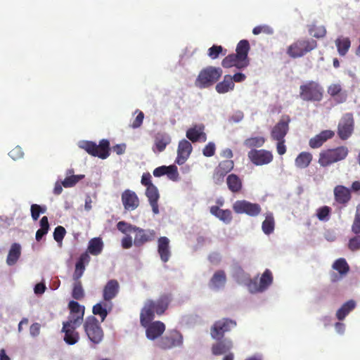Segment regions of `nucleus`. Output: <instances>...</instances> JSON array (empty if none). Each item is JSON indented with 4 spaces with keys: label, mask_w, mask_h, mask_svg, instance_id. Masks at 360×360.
<instances>
[{
    "label": "nucleus",
    "mask_w": 360,
    "mask_h": 360,
    "mask_svg": "<svg viewBox=\"0 0 360 360\" xmlns=\"http://www.w3.org/2000/svg\"><path fill=\"white\" fill-rule=\"evenodd\" d=\"M171 300L172 297L169 294L162 295L157 300H146L140 314L141 324L143 326H146L153 320L155 314L158 315L164 314Z\"/></svg>",
    "instance_id": "obj_1"
},
{
    "label": "nucleus",
    "mask_w": 360,
    "mask_h": 360,
    "mask_svg": "<svg viewBox=\"0 0 360 360\" xmlns=\"http://www.w3.org/2000/svg\"><path fill=\"white\" fill-rule=\"evenodd\" d=\"M250 49V44L248 40H240L236 46V53L226 56L221 61V65L225 68L236 67L239 70L247 68L250 64L248 58Z\"/></svg>",
    "instance_id": "obj_2"
},
{
    "label": "nucleus",
    "mask_w": 360,
    "mask_h": 360,
    "mask_svg": "<svg viewBox=\"0 0 360 360\" xmlns=\"http://www.w3.org/2000/svg\"><path fill=\"white\" fill-rule=\"evenodd\" d=\"M348 154L349 149L344 146L323 149L319 153L318 163L322 167H327L334 163L344 160Z\"/></svg>",
    "instance_id": "obj_3"
},
{
    "label": "nucleus",
    "mask_w": 360,
    "mask_h": 360,
    "mask_svg": "<svg viewBox=\"0 0 360 360\" xmlns=\"http://www.w3.org/2000/svg\"><path fill=\"white\" fill-rule=\"evenodd\" d=\"M223 71L220 68L208 66L203 68L198 74L195 84L200 89L212 86L221 77Z\"/></svg>",
    "instance_id": "obj_4"
},
{
    "label": "nucleus",
    "mask_w": 360,
    "mask_h": 360,
    "mask_svg": "<svg viewBox=\"0 0 360 360\" xmlns=\"http://www.w3.org/2000/svg\"><path fill=\"white\" fill-rule=\"evenodd\" d=\"M317 45V41L314 39H299L288 47L287 53L293 58H300L315 49Z\"/></svg>",
    "instance_id": "obj_5"
},
{
    "label": "nucleus",
    "mask_w": 360,
    "mask_h": 360,
    "mask_svg": "<svg viewBox=\"0 0 360 360\" xmlns=\"http://www.w3.org/2000/svg\"><path fill=\"white\" fill-rule=\"evenodd\" d=\"M79 147L89 155L103 160L106 159L110 155V142L107 139L101 140L99 144L90 141H82L79 144Z\"/></svg>",
    "instance_id": "obj_6"
},
{
    "label": "nucleus",
    "mask_w": 360,
    "mask_h": 360,
    "mask_svg": "<svg viewBox=\"0 0 360 360\" xmlns=\"http://www.w3.org/2000/svg\"><path fill=\"white\" fill-rule=\"evenodd\" d=\"M323 96V87L316 82L309 81L300 87V96L305 101H321Z\"/></svg>",
    "instance_id": "obj_7"
},
{
    "label": "nucleus",
    "mask_w": 360,
    "mask_h": 360,
    "mask_svg": "<svg viewBox=\"0 0 360 360\" xmlns=\"http://www.w3.org/2000/svg\"><path fill=\"white\" fill-rule=\"evenodd\" d=\"M83 327L86 335L91 342L99 344L102 342L104 333L98 319L95 316H87Z\"/></svg>",
    "instance_id": "obj_8"
},
{
    "label": "nucleus",
    "mask_w": 360,
    "mask_h": 360,
    "mask_svg": "<svg viewBox=\"0 0 360 360\" xmlns=\"http://www.w3.org/2000/svg\"><path fill=\"white\" fill-rule=\"evenodd\" d=\"M235 320L223 318L215 321L210 328V335L214 340H220L224 337L226 333L230 332L236 326Z\"/></svg>",
    "instance_id": "obj_9"
},
{
    "label": "nucleus",
    "mask_w": 360,
    "mask_h": 360,
    "mask_svg": "<svg viewBox=\"0 0 360 360\" xmlns=\"http://www.w3.org/2000/svg\"><path fill=\"white\" fill-rule=\"evenodd\" d=\"M272 282L273 274L269 269H266L260 277L259 283H257V278H255V279H250L246 285L250 292L257 293L266 290Z\"/></svg>",
    "instance_id": "obj_10"
},
{
    "label": "nucleus",
    "mask_w": 360,
    "mask_h": 360,
    "mask_svg": "<svg viewBox=\"0 0 360 360\" xmlns=\"http://www.w3.org/2000/svg\"><path fill=\"white\" fill-rule=\"evenodd\" d=\"M233 210L238 214H245L250 217H257L262 212L259 204L251 202L245 200H236L233 204Z\"/></svg>",
    "instance_id": "obj_11"
},
{
    "label": "nucleus",
    "mask_w": 360,
    "mask_h": 360,
    "mask_svg": "<svg viewBox=\"0 0 360 360\" xmlns=\"http://www.w3.org/2000/svg\"><path fill=\"white\" fill-rule=\"evenodd\" d=\"M354 120L353 114L348 112L343 115L338 126V135L342 140H347L353 133Z\"/></svg>",
    "instance_id": "obj_12"
},
{
    "label": "nucleus",
    "mask_w": 360,
    "mask_h": 360,
    "mask_svg": "<svg viewBox=\"0 0 360 360\" xmlns=\"http://www.w3.org/2000/svg\"><path fill=\"white\" fill-rule=\"evenodd\" d=\"M183 343L181 334L176 330L162 337L158 342V346L162 349H169L174 347L181 346Z\"/></svg>",
    "instance_id": "obj_13"
},
{
    "label": "nucleus",
    "mask_w": 360,
    "mask_h": 360,
    "mask_svg": "<svg viewBox=\"0 0 360 360\" xmlns=\"http://www.w3.org/2000/svg\"><path fill=\"white\" fill-rule=\"evenodd\" d=\"M291 120L289 115H282L278 123L271 131L272 139L275 141L285 140V136L289 131V124Z\"/></svg>",
    "instance_id": "obj_14"
},
{
    "label": "nucleus",
    "mask_w": 360,
    "mask_h": 360,
    "mask_svg": "<svg viewBox=\"0 0 360 360\" xmlns=\"http://www.w3.org/2000/svg\"><path fill=\"white\" fill-rule=\"evenodd\" d=\"M248 156L255 165H267L273 160L274 158L271 151L264 149H252L248 152Z\"/></svg>",
    "instance_id": "obj_15"
},
{
    "label": "nucleus",
    "mask_w": 360,
    "mask_h": 360,
    "mask_svg": "<svg viewBox=\"0 0 360 360\" xmlns=\"http://www.w3.org/2000/svg\"><path fill=\"white\" fill-rule=\"evenodd\" d=\"M80 325L73 324L72 321H64L61 332L64 333L63 340L69 345H75L79 340V334L76 330Z\"/></svg>",
    "instance_id": "obj_16"
},
{
    "label": "nucleus",
    "mask_w": 360,
    "mask_h": 360,
    "mask_svg": "<svg viewBox=\"0 0 360 360\" xmlns=\"http://www.w3.org/2000/svg\"><path fill=\"white\" fill-rule=\"evenodd\" d=\"M134 244L136 247L143 246L147 243H150L156 238V232L153 229H143L136 227L135 231Z\"/></svg>",
    "instance_id": "obj_17"
},
{
    "label": "nucleus",
    "mask_w": 360,
    "mask_h": 360,
    "mask_svg": "<svg viewBox=\"0 0 360 360\" xmlns=\"http://www.w3.org/2000/svg\"><path fill=\"white\" fill-rule=\"evenodd\" d=\"M70 315L67 321H72L73 324L81 325L83 321L85 307L77 301L72 300L68 303Z\"/></svg>",
    "instance_id": "obj_18"
},
{
    "label": "nucleus",
    "mask_w": 360,
    "mask_h": 360,
    "mask_svg": "<svg viewBox=\"0 0 360 360\" xmlns=\"http://www.w3.org/2000/svg\"><path fill=\"white\" fill-rule=\"evenodd\" d=\"M233 167L234 162L231 160L220 162L213 174L214 183L216 184H221L224 181V176L233 169Z\"/></svg>",
    "instance_id": "obj_19"
},
{
    "label": "nucleus",
    "mask_w": 360,
    "mask_h": 360,
    "mask_svg": "<svg viewBox=\"0 0 360 360\" xmlns=\"http://www.w3.org/2000/svg\"><path fill=\"white\" fill-rule=\"evenodd\" d=\"M121 198L125 210L132 211L139 206V199L133 191L126 189L122 193Z\"/></svg>",
    "instance_id": "obj_20"
},
{
    "label": "nucleus",
    "mask_w": 360,
    "mask_h": 360,
    "mask_svg": "<svg viewBox=\"0 0 360 360\" xmlns=\"http://www.w3.org/2000/svg\"><path fill=\"white\" fill-rule=\"evenodd\" d=\"M192 150V145L188 140H181L178 145L177 157L175 162L179 165H184L189 158Z\"/></svg>",
    "instance_id": "obj_21"
},
{
    "label": "nucleus",
    "mask_w": 360,
    "mask_h": 360,
    "mask_svg": "<svg viewBox=\"0 0 360 360\" xmlns=\"http://www.w3.org/2000/svg\"><path fill=\"white\" fill-rule=\"evenodd\" d=\"M216 340L217 342L214 343L211 347L212 353L215 356L225 354L229 352L233 347V342L229 338H223Z\"/></svg>",
    "instance_id": "obj_22"
},
{
    "label": "nucleus",
    "mask_w": 360,
    "mask_h": 360,
    "mask_svg": "<svg viewBox=\"0 0 360 360\" xmlns=\"http://www.w3.org/2000/svg\"><path fill=\"white\" fill-rule=\"evenodd\" d=\"M169 243V238L166 236H161L158 240V252L164 263L167 262L172 256Z\"/></svg>",
    "instance_id": "obj_23"
},
{
    "label": "nucleus",
    "mask_w": 360,
    "mask_h": 360,
    "mask_svg": "<svg viewBox=\"0 0 360 360\" xmlns=\"http://www.w3.org/2000/svg\"><path fill=\"white\" fill-rule=\"evenodd\" d=\"M120 285L117 280L111 279L107 282L103 288V297L104 301L109 302L115 298L119 292Z\"/></svg>",
    "instance_id": "obj_24"
},
{
    "label": "nucleus",
    "mask_w": 360,
    "mask_h": 360,
    "mask_svg": "<svg viewBox=\"0 0 360 360\" xmlns=\"http://www.w3.org/2000/svg\"><path fill=\"white\" fill-rule=\"evenodd\" d=\"M335 135L333 131L323 130L319 134L311 138L309 141V145L311 148H319L328 139H332Z\"/></svg>",
    "instance_id": "obj_25"
},
{
    "label": "nucleus",
    "mask_w": 360,
    "mask_h": 360,
    "mask_svg": "<svg viewBox=\"0 0 360 360\" xmlns=\"http://www.w3.org/2000/svg\"><path fill=\"white\" fill-rule=\"evenodd\" d=\"M146 336L150 340H155L164 333L165 330V326L161 321H154L149 323L146 326Z\"/></svg>",
    "instance_id": "obj_26"
},
{
    "label": "nucleus",
    "mask_w": 360,
    "mask_h": 360,
    "mask_svg": "<svg viewBox=\"0 0 360 360\" xmlns=\"http://www.w3.org/2000/svg\"><path fill=\"white\" fill-rule=\"evenodd\" d=\"M328 94L333 97L337 103H342L347 101V94L340 84H332L328 87Z\"/></svg>",
    "instance_id": "obj_27"
},
{
    "label": "nucleus",
    "mask_w": 360,
    "mask_h": 360,
    "mask_svg": "<svg viewBox=\"0 0 360 360\" xmlns=\"http://www.w3.org/2000/svg\"><path fill=\"white\" fill-rule=\"evenodd\" d=\"M186 137L193 143L198 141H206L207 136L204 132V126L200 124L189 128L186 131Z\"/></svg>",
    "instance_id": "obj_28"
},
{
    "label": "nucleus",
    "mask_w": 360,
    "mask_h": 360,
    "mask_svg": "<svg viewBox=\"0 0 360 360\" xmlns=\"http://www.w3.org/2000/svg\"><path fill=\"white\" fill-rule=\"evenodd\" d=\"M146 195L148 198L153 213L155 214H158L159 208L158 202L160 198V194L158 188L155 185H150V186L146 188Z\"/></svg>",
    "instance_id": "obj_29"
},
{
    "label": "nucleus",
    "mask_w": 360,
    "mask_h": 360,
    "mask_svg": "<svg viewBox=\"0 0 360 360\" xmlns=\"http://www.w3.org/2000/svg\"><path fill=\"white\" fill-rule=\"evenodd\" d=\"M334 196L337 202L345 205L351 199L350 190L344 186L338 185L334 188Z\"/></svg>",
    "instance_id": "obj_30"
},
{
    "label": "nucleus",
    "mask_w": 360,
    "mask_h": 360,
    "mask_svg": "<svg viewBox=\"0 0 360 360\" xmlns=\"http://www.w3.org/2000/svg\"><path fill=\"white\" fill-rule=\"evenodd\" d=\"M90 261V257L87 253H83L80 255L79 260L75 264V269L73 274L74 281H80V278L82 276L85 270V263H89Z\"/></svg>",
    "instance_id": "obj_31"
},
{
    "label": "nucleus",
    "mask_w": 360,
    "mask_h": 360,
    "mask_svg": "<svg viewBox=\"0 0 360 360\" xmlns=\"http://www.w3.org/2000/svg\"><path fill=\"white\" fill-rule=\"evenodd\" d=\"M171 142L170 136L167 134H158L155 137L153 150L155 153L162 152Z\"/></svg>",
    "instance_id": "obj_32"
},
{
    "label": "nucleus",
    "mask_w": 360,
    "mask_h": 360,
    "mask_svg": "<svg viewBox=\"0 0 360 360\" xmlns=\"http://www.w3.org/2000/svg\"><path fill=\"white\" fill-rule=\"evenodd\" d=\"M210 212L212 215L225 224H229L232 221V213L228 209L221 210L218 206H212L210 208Z\"/></svg>",
    "instance_id": "obj_33"
},
{
    "label": "nucleus",
    "mask_w": 360,
    "mask_h": 360,
    "mask_svg": "<svg viewBox=\"0 0 360 360\" xmlns=\"http://www.w3.org/2000/svg\"><path fill=\"white\" fill-rule=\"evenodd\" d=\"M21 250L19 243H14L11 245L6 258V264L8 266H13L17 263L21 256Z\"/></svg>",
    "instance_id": "obj_34"
},
{
    "label": "nucleus",
    "mask_w": 360,
    "mask_h": 360,
    "mask_svg": "<svg viewBox=\"0 0 360 360\" xmlns=\"http://www.w3.org/2000/svg\"><path fill=\"white\" fill-rule=\"evenodd\" d=\"M228 188L234 193L240 192L243 188L242 179L235 174H231L226 177Z\"/></svg>",
    "instance_id": "obj_35"
},
{
    "label": "nucleus",
    "mask_w": 360,
    "mask_h": 360,
    "mask_svg": "<svg viewBox=\"0 0 360 360\" xmlns=\"http://www.w3.org/2000/svg\"><path fill=\"white\" fill-rule=\"evenodd\" d=\"M109 302H99L96 304L92 309L94 315L99 316L101 321H103L108 316V311L111 310L112 304Z\"/></svg>",
    "instance_id": "obj_36"
},
{
    "label": "nucleus",
    "mask_w": 360,
    "mask_h": 360,
    "mask_svg": "<svg viewBox=\"0 0 360 360\" xmlns=\"http://www.w3.org/2000/svg\"><path fill=\"white\" fill-rule=\"evenodd\" d=\"M235 84L231 81V75H226L221 82L217 84L215 89L219 94H226L234 89Z\"/></svg>",
    "instance_id": "obj_37"
},
{
    "label": "nucleus",
    "mask_w": 360,
    "mask_h": 360,
    "mask_svg": "<svg viewBox=\"0 0 360 360\" xmlns=\"http://www.w3.org/2000/svg\"><path fill=\"white\" fill-rule=\"evenodd\" d=\"M335 43L339 55L345 56L351 46V41L349 38L340 36L335 39Z\"/></svg>",
    "instance_id": "obj_38"
},
{
    "label": "nucleus",
    "mask_w": 360,
    "mask_h": 360,
    "mask_svg": "<svg viewBox=\"0 0 360 360\" xmlns=\"http://www.w3.org/2000/svg\"><path fill=\"white\" fill-rule=\"evenodd\" d=\"M312 154L309 152H301L295 158V165L297 168L305 169L311 162Z\"/></svg>",
    "instance_id": "obj_39"
},
{
    "label": "nucleus",
    "mask_w": 360,
    "mask_h": 360,
    "mask_svg": "<svg viewBox=\"0 0 360 360\" xmlns=\"http://www.w3.org/2000/svg\"><path fill=\"white\" fill-rule=\"evenodd\" d=\"M226 281V276L223 270L217 271L210 281V285L212 288H219L223 287Z\"/></svg>",
    "instance_id": "obj_40"
},
{
    "label": "nucleus",
    "mask_w": 360,
    "mask_h": 360,
    "mask_svg": "<svg viewBox=\"0 0 360 360\" xmlns=\"http://www.w3.org/2000/svg\"><path fill=\"white\" fill-rule=\"evenodd\" d=\"M356 307V302L353 300H350L344 303L342 307L337 311L336 317L338 320H343L350 311Z\"/></svg>",
    "instance_id": "obj_41"
},
{
    "label": "nucleus",
    "mask_w": 360,
    "mask_h": 360,
    "mask_svg": "<svg viewBox=\"0 0 360 360\" xmlns=\"http://www.w3.org/2000/svg\"><path fill=\"white\" fill-rule=\"evenodd\" d=\"M103 249V243L101 238H94L89 242L87 251L92 255H98Z\"/></svg>",
    "instance_id": "obj_42"
},
{
    "label": "nucleus",
    "mask_w": 360,
    "mask_h": 360,
    "mask_svg": "<svg viewBox=\"0 0 360 360\" xmlns=\"http://www.w3.org/2000/svg\"><path fill=\"white\" fill-rule=\"evenodd\" d=\"M274 228L275 220L273 214L271 212L266 213L265 219L262 224L263 232L266 235H269L274 232Z\"/></svg>",
    "instance_id": "obj_43"
},
{
    "label": "nucleus",
    "mask_w": 360,
    "mask_h": 360,
    "mask_svg": "<svg viewBox=\"0 0 360 360\" xmlns=\"http://www.w3.org/2000/svg\"><path fill=\"white\" fill-rule=\"evenodd\" d=\"M73 169H69L67 172V174H70V176H67L63 181L62 185L65 188H70L74 186L77 182L84 178V175H74L72 174Z\"/></svg>",
    "instance_id": "obj_44"
},
{
    "label": "nucleus",
    "mask_w": 360,
    "mask_h": 360,
    "mask_svg": "<svg viewBox=\"0 0 360 360\" xmlns=\"http://www.w3.org/2000/svg\"><path fill=\"white\" fill-rule=\"evenodd\" d=\"M333 268L338 271L341 276H345L349 271V266L344 258H340L335 261Z\"/></svg>",
    "instance_id": "obj_45"
},
{
    "label": "nucleus",
    "mask_w": 360,
    "mask_h": 360,
    "mask_svg": "<svg viewBox=\"0 0 360 360\" xmlns=\"http://www.w3.org/2000/svg\"><path fill=\"white\" fill-rule=\"evenodd\" d=\"M309 32L315 38H323L326 34V30L323 25H317L314 23L309 27Z\"/></svg>",
    "instance_id": "obj_46"
},
{
    "label": "nucleus",
    "mask_w": 360,
    "mask_h": 360,
    "mask_svg": "<svg viewBox=\"0 0 360 360\" xmlns=\"http://www.w3.org/2000/svg\"><path fill=\"white\" fill-rule=\"evenodd\" d=\"M84 295L81 281H74L72 297L76 300H81L84 297Z\"/></svg>",
    "instance_id": "obj_47"
},
{
    "label": "nucleus",
    "mask_w": 360,
    "mask_h": 360,
    "mask_svg": "<svg viewBox=\"0 0 360 360\" xmlns=\"http://www.w3.org/2000/svg\"><path fill=\"white\" fill-rule=\"evenodd\" d=\"M265 141L266 139L263 136H255L245 139L244 141V145L249 148L254 147L259 148L262 146Z\"/></svg>",
    "instance_id": "obj_48"
},
{
    "label": "nucleus",
    "mask_w": 360,
    "mask_h": 360,
    "mask_svg": "<svg viewBox=\"0 0 360 360\" xmlns=\"http://www.w3.org/2000/svg\"><path fill=\"white\" fill-rule=\"evenodd\" d=\"M208 56L212 59H216L220 54L225 56L226 54V50L224 49L221 46L213 45L208 49Z\"/></svg>",
    "instance_id": "obj_49"
},
{
    "label": "nucleus",
    "mask_w": 360,
    "mask_h": 360,
    "mask_svg": "<svg viewBox=\"0 0 360 360\" xmlns=\"http://www.w3.org/2000/svg\"><path fill=\"white\" fill-rule=\"evenodd\" d=\"M331 208L328 206H323L317 209L316 217L320 221H326L330 218Z\"/></svg>",
    "instance_id": "obj_50"
},
{
    "label": "nucleus",
    "mask_w": 360,
    "mask_h": 360,
    "mask_svg": "<svg viewBox=\"0 0 360 360\" xmlns=\"http://www.w3.org/2000/svg\"><path fill=\"white\" fill-rule=\"evenodd\" d=\"M137 226L129 224L124 221H120L117 224V229L123 233H127L128 232H134Z\"/></svg>",
    "instance_id": "obj_51"
},
{
    "label": "nucleus",
    "mask_w": 360,
    "mask_h": 360,
    "mask_svg": "<svg viewBox=\"0 0 360 360\" xmlns=\"http://www.w3.org/2000/svg\"><path fill=\"white\" fill-rule=\"evenodd\" d=\"M352 231L355 234L360 233V204L356 207L354 220L352 226Z\"/></svg>",
    "instance_id": "obj_52"
},
{
    "label": "nucleus",
    "mask_w": 360,
    "mask_h": 360,
    "mask_svg": "<svg viewBox=\"0 0 360 360\" xmlns=\"http://www.w3.org/2000/svg\"><path fill=\"white\" fill-rule=\"evenodd\" d=\"M65 234H66L65 229L62 226H58L54 229L53 238L56 242L60 243L63 240Z\"/></svg>",
    "instance_id": "obj_53"
},
{
    "label": "nucleus",
    "mask_w": 360,
    "mask_h": 360,
    "mask_svg": "<svg viewBox=\"0 0 360 360\" xmlns=\"http://www.w3.org/2000/svg\"><path fill=\"white\" fill-rule=\"evenodd\" d=\"M274 32L273 29L268 25H259L253 28L252 33L255 35L264 33L266 34H272Z\"/></svg>",
    "instance_id": "obj_54"
},
{
    "label": "nucleus",
    "mask_w": 360,
    "mask_h": 360,
    "mask_svg": "<svg viewBox=\"0 0 360 360\" xmlns=\"http://www.w3.org/2000/svg\"><path fill=\"white\" fill-rule=\"evenodd\" d=\"M166 175L172 181H177L179 176L178 169L176 165H169Z\"/></svg>",
    "instance_id": "obj_55"
},
{
    "label": "nucleus",
    "mask_w": 360,
    "mask_h": 360,
    "mask_svg": "<svg viewBox=\"0 0 360 360\" xmlns=\"http://www.w3.org/2000/svg\"><path fill=\"white\" fill-rule=\"evenodd\" d=\"M215 144L212 142H209L203 148L202 153L205 157H212L215 153Z\"/></svg>",
    "instance_id": "obj_56"
},
{
    "label": "nucleus",
    "mask_w": 360,
    "mask_h": 360,
    "mask_svg": "<svg viewBox=\"0 0 360 360\" xmlns=\"http://www.w3.org/2000/svg\"><path fill=\"white\" fill-rule=\"evenodd\" d=\"M13 160H18L23 157L24 153L20 146H15L8 153Z\"/></svg>",
    "instance_id": "obj_57"
},
{
    "label": "nucleus",
    "mask_w": 360,
    "mask_h": 360,
    "mask_svg": "<svg viewBox=\"0 0 360 360\" xmlns=\"http://www.w3.org/2000/svg\"><path fill=\"white\" fill-rule=\"evenodd\" d=\"M348 247L352 251L360 249V236L351 238L349 241Z\"/></svg>",
    "instance_id": "obj_58"
},
{
    "label": "nucleus",
    "mask_w": 360,
    "mask_h": 360,
    "mask_svg": "<svg viewBox=\"0 0 360 360\" xmlns=\"http://www.w3.org/2000/svg\"><path fill=\"white\" fill-rule=\"evenodd\" d=\"M136 112H138V115L131 124V127L133 129H136L141 127L144 118V114L143 112L139 110H136Z\"/></svg>",
    "instance_id": "obj_59"
},
{
    "label": "nucleus",
    "mask_w": 360,
    "mask_h": 360,
    "mask_svg": "<svg viewBox=\"0 0 360 360\" xmlns=\"http://www.w3.org/2000/svg\"><path fill=\"white\" fill-rule=\"evenodd\" d=\"M31 216L34 221H37L41 214V205L33 204L31 205Z\"/></svg>",
    "instance_id": "obj_60"
},
{
    "label": "nucleus",
    "mask_w": 360,
    "mask_h": 360,
    "mask_svg": "<svg viewBox=\"0 0 360 360\" xmlns=\"http://www.w3.org/2000/svg\"><path fill=\"white\" fill-rule=\"evenodd\" d=\"M151 178L152 176L149 172L143 173L141 180V184L146 188L150 186V185L153 186L154 184L152 183Z\"/></svg>",
    "instance_id": "obj_61"
},
{
    "label": "nucleus",
    "mask_w": 360,
    "mask_h": 360,
    "mask_svg": "<svg viewBox=\"0 0 360 360\" xmlns=\"http://www.w3.org/2000/svg\"><path fill=\"white\" fill-rule=\"evenodd\" d=\"M169 166H160L153 170V175L155 177H160L167 174Z\"/></svg>",
    "instance_id": "obj_62"
},
{
    "label": "nucleus",
    "mask_w": 360,
    "mask_h": 360,
    "mask_svg": "<svg viewBox=\"0 0 360 360\" xmlns=\"http://www.w3.org/2000/svg\"><path fill=\"white\" fill-rule=\"evenodd\" d=\"M41 325L39 323H34L30 327V333L32 337H37L40 333Z\"/></svg>",
    "instance_id": "obj_63"
},
{
    "label": "nucleus",
    "mask_w": 360,
    "mask_h": 360,
    "mask_svg": "<svg viewBox=\"0 0 360 360\" xmlns=\"http://www.w3.org/2000/svg\"><path fill=\"white\" fill-rule=\"evenodd\" d=\"M133 245L132 238L130 236L127 235L122 239V246L124 249H129L131 248Z\"/></svg>",
    "instance_id": "obj_64"
}]
</instances>
